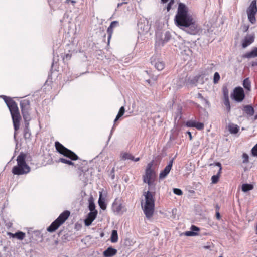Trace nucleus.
Wrapping results in <instances>:
<instances>
[{"label":"nucleus","mask_w":257,"mask_h":257,"mask_svg":"<svg viewBox=\"0 0 257 257\" xmlns=\"http://www.w3.org/2000/svg\"><path fill=\"white\" fill-rule=\"evenodd\" d=\"M175 21L178 27L191 35H196L201 30L195 19L189 13L188 7L182 3L178 5Z\"/></svg>","instance_id":"obj_1"},{"label":"nucleus","mask_w":257,"mask_h":257,"mask_svg":"<svg viewBox=\"0 0 257 257\" xmlns=\"http://www.w3.org/2000/svg\"><path fill=\"white\" fill-rule=\"evenodd\" d=\"M155 190V188H151V190H149L147 192H144V195L145 198V204L143 208V211L146 216L148 218H150L153 215L155 208V192L152 191Z\"/></svg>","instance_id":"obj_2"},{"label":"nucleus","mask_w":257,"mask_h":257,"mask_svg":"<svg viewBox=\"0 0 257 257\" xmlns=\"http://www.w3.org/2000/svg\"><path fill=\"white\" fill-rule=\"evenodd\" d=\"M26 155L21 153L17 158V165L12 169V173L14 175H20L27 174L31 171V168L26 162Z\"/></svg>","instance_id":"obj_3"},{"label":"nucleus","mask_w":257,"mask_h":257,"mask_svg":"<svg viewBox=\"0 0 257 257\" xmlns=\"http://www.w3.org/2000/svg\"><path fill=\"white\" fill-rule=\"evenodd\" d=\"M5 101L11 112L14 130L17 131L19 128L21 120V116L17 103L11 99H6Z\"/></svg>","instance_id":"obj_4"},{"label":"nucleus","mask_w":257,"mask_h":257,"mask_svg":"<svg viewBox=\"0 0 257 257\" xmlns=\"http://www.w3.org/2000/svg\"><path fill=\"white\" fill-rule=\"evenodd\" d=\"M70 215L69 211H65L47 228L49 232H53L57 230L67 219Z\"/></svg>","instance_id":"obj_5"},{"label":"nucleus","mask_w":257,"mask_h":257,"mask_svg":"<svg viewBox=\"0 0 257 257\" xmlns=\"http://www.w3.org/2000/svg\"><path fill=\"white\" fill-rule=\"evenodd\" d=\"M55 146L57 152L61 154L70 159L71 160L75 161L78 159V156L74 152L65 147L59 142H56Z\"/></svg>","instance_id":"obj_6"},{"label":"nucleus","mask_w":257,"mask_h":257,"mask_svg":"<svg viewBox=\"0 0 257 257\" xmlns=\"http://www.w3.org/2000/svg\"><path fill=\"white\" fill-rule=\"evenodd\" d=\"M153 165V161L148 163L146 169L145 175L143 176V181L147 183L149 186V190H151V188H154L153 175L154 171L152 169Z\"/></svg>","instance_id":"obj_7"},{"label":"nucleus","mask_w":257,"mask_h":257,"mask_svg":"<svg viewBox=\"0 0 257 257\" xmlns=\"http://www.w3.org/2000/svg\"><path fill=\"white\" fill-rule=\"evenodd\" d=\"M249 21L252 24L256 23L255 15L257 13L256 1L253 0L246 10Z\"/></svg>","instance_id":"obj_8"},{"label":"nucleus","mask_w":257,"mask_h":257,"mask_svg":"<svg viewBox=\"0 0 257 257\" xmlns=\"http://www.w3.org/2000/svg\"><path fill=\"white\" fill-rule=\"evenodd\" d=\"M30 102L28 100H24L21 102L20 105L21 111L25 121H29L31 119L28 110Z\"/></svg>","instance_id":"obj_9"},{"label":"nucleus","mask_w":257,"mask_h":257,"mask_svg":"<svg viewBox=\"0 0 257 257\" xmlns=\"http://www.w3.org/2000/svg\"><path fill=\"white\" fill-rule=\"evenodd\" d=\"M231 97L237 102H241L245 97L244 92L242 88L236 87L233 91Z\"/></svg>","instance_id":"obj_10"},{"label":"nucleus","mask_w":257,"mask_h":257,"mask_svg":"<svg viewBox=\"0 0 257 257\" xmlns=\"http://www.w3.org/2000/svg\"><path fill=\"white\" fill-rule=\"evenodd\" d=\"M171 35L169 31H167L164 33V37L163 39H159L157 36L156 41V46H163L165 43L168 42L171 39Z\"/></svg>","instance_id":"obj_11"},{"label":"nucleus","mask_w":257,"mask_h":257,"mask_svg":"<svg viewBox=\"0 0 257 257\" xmlns=\"http://www.w3.org/2000/svg\"><path fill=\"white\" fill-rule=\"evenodd\" d=\"M254 39L255 34L254 33L247 34L242 40V47L245 48L247 47L248 46L250 45L251 43H252L254 42Z\"/></svg>","instance_id":"obj_12"},{"label":"nucleus","mask_w":257,"mask_h":257,"mask_svg":"<svg viewBox=\"0 0 257 257\" xmlns=\"http://www.w3.org/2000/svg\"><path fill=\"white\" fill-rule=\"evenodd\" d=\"M174 159H172L169 162L168 164L166 166L164 169L160 173V179L165 178L170 172L173 165Z\"/></svg>","instance_id":"obj_13"},{"label":"nucleus","mask_w":257,"mask_h":257,"mask_svg":"<svg viewBox=\"0 0 257 257\" xmlns=\"http://www.w3.org/2000/svg\"><path fill=\"white\" fill-rule=\"evenodd\" d=\"M174 159H172L169 162L168 164L166 166L164 169L160 173V179L165 178L170 172L173 165Z\"/></svg>","instance_id":"obj_14"},{"label":"nucleus","mask_w":257,"mask_h":257,"mask_svg":"<svg viewBox=\"0 0 257 257\" xmlns=\"http://www.w3.org/2000/svg\"><path fill=\"white\" fill-rule=\"evenodd\" d=\"M174 159H172L169 162L168 164L166 166L164 169L160 173V179L165 178L170 172L173 165Z\"/></svg>","instance_id":"obj_15"},{"label":"nucleus","mask_w":257,"mask_h":257,"mask_svg":"<svg viewBox=\"0 0 257 257\" xmlns=\"http://www.w3.org/2000/svg\"><path fill=\"white\" fill-rule=\"evenodd\" d=\"M174 159H172L169 162L168 164L166 166L164 169L160 173V179L165 178L170 172L173 165Z\"/></svg>","instance_id":"obj_16"},{"label":"nucleus","mask_w":257,"mask_h":257,"mask_svg":"<svg viewBox=\"0 0 257 257\" xmlns=\"http://www.w3.org/2000/svg\"><path fill=\"white\" fill-rule=\"evenodd\" d=\"M174 159H172L169 162L168 164L166 166L164 169L160 173V179L165 178L170 172L173 165Z\"/></svg>","instance_id":"obj_17"},{"label":"nucleus","mask_w":257,"mask_h":257,"mask_svg":"<svg viewBox=\"0 0 257 257\" xmlns=\"http://www.w3.org/2000/svg\"><path fill=\"white\" fill-rule=\"evenodd\" d=\"M119 25V23L117 21H113L111 23L110 26L108 27L107 32L108 34V44H109L110 40L111 38L113 33V29Z\"/></svg>","instance_id":"obj_18"},{"label":"nucleus","mask_w":257,"mask_h":257,"mask_svg":"<svg viewBox=\"0 0 257 257\" xmlns=\"http://www.w3.org/2000/svg\"><path fill=\"white\" fill-rule=\"evenodd\" d=\"M117 250L112 247H109L103 253L104 257H112L116 254Z\"/></svg>","instance_id":"obj_19"},{"label":"nucleus","mask_w":257,"mask_h":257,"mask_svg":"<svg viewBox=\"0 0 257 257\" xmlns=\"http://www.w3.org/2000/svg\"><path fill=\"white\" fill-rule=\"evenodd\" d=\"M138 29H139V33L144 34L147 33L150 27L148 24H145L142 22L139 23L138 24Z\"/></svg>","instance_id":"obj_20"},{"label":"nucleus","mask_w":257,"mask_h":257,"mask_svg":"<svg viewBox=\"0 0 257 257\" xmlns=\"http://www.w3.org/2000/svg\"><path fill=\"white\" fill-rule=\"evenodd\" d=\"M215 165L219 167V171L216 175H213L211 177L212 183L213 184L216 183L218 181L219 178L220 177V173L221 172L222 167L220 163L218 162L215 164Z\"/></svg>","instance_id":"obj_21"},{"label":"nucleus","mask_w":257,"mask_h":257,"mask_svg":"<svg viewBox=\"0 0 257 257\" xmlns=\"http://www.w3.org/2000/svg\"><path fill=\"white\" fill-rule=\"evenodd\" d=\"M151 64L153 65L157 70L160 71L164 69V63L163 61L157 60V61H151Z\"/></svg>","instance_id":"obj_22"},{"label":"nucleus","mask_w":257,"mask_h":257,"mask_svg":"<svg viewBox=\"0 0 257 257\" xmlns=\"http://www.w3.org/2000/svg\"><path fill=\"white\" fill-rule=\"evenodd\" d=\"M58 161L60 162L61 163H64V164L69 165L75 166V167H77L79 170L83 171L81 167H80V166H78V165H75V164L71 160H67L65 158H61L59 159Z\"/></svg>","instance_id":"obj_23"},{"label":"nucleus","mask_w":257,"mask_h":257,"mask_svg":"<svg viewBox=\"0 0 257 257\" xmlns=\"http://www.w3.org/2000/svg\"><path fill=\"white\" fill-rule=\"evenodd\" d=\"M242 110L249 116H252L254 112L253 108L249 105L244 106Z\"/></svg>","instance_id":"obj_24"},{"label":"nucleus","mask_w":257,"mask_h":257,"mask_svg":"<svg viewBox=\"0 0 257 257\" xmlns=\"http://www.w3.org/2000/svg\"><path fill=\"white\" fill-rule=\"evenodd\" d=\"M243 57L247 58L257 57V47L254 48L250 52L245 54Z\"/></svg>","instance_id":"obj_25"},{"label":"nucleus","mask_w":257,"mask_h":257,"mask_svg":"<svg viewBox=\"0 0 257 257\" xmlns=\"http://www.w3.org/2000/svg\"><path fill=\"white\" fill-rule=\"evenodd\" d=\"M98 204L100 206V207L102 210H105L106 208V205L105 203V198L102 197V194L101 192H100L99 194V197L98 199Z\"/></svg>","instance_id":"obj_26"},{"label":"nucleus","mask_w":257,"mask_h":257,"mask_svg":"<svg viewBox=\"0 0 257 257\" xmlns=\"http://www.w3.org/2000/svg\"><path fill=\"white\" fill-rule=\"evenodd\" d=\"M228 130L231 134H235L239 131V127L235 124L230 123L228 126Z\"/></svg>","instance_id":"obj_27"},{"label":"nucleus","mask_w":257,"mask_h":257,"mask_svg":"<svg viewBox=\"0 0 257 257\" xmlns=\"http://www.w3.org/2000/svg\"><path fill=\"white\" fill-rule=\"evenodd\" d=\"M110 240L112 243H115L118 241V234L117 231L115 230L112 231V233L110 237Z\"/></svg>","instance_id":"obj_28"},{"label":"nucleus","mask_w":257,"mask_h":257,"mask_svg":"<svg viewBox=\"0 0 257 257\" xmlns=\"http://www.w3.org/2000/svg\"><path fill=\"white\" fill-rule=\"evenodd\" d=\"M251 83L248 78H245L243 83V87L248 91L250 90Z\"/></svg>","instance_id":"obj_29"},{"label":"nucleus","mask_w":257,"mask_h":257,"mask_svg":"<svg viewBox=\"0 0 257 257\" xmlns=\"http://www.w3.org/2000/svg\"><path fill=\"white\" fill-rule=\"evenodd\" d=\"M253 187L251 184H243L242 185V191L246 192L253 189Z\"/></svg>","instance_id":"obj_30"},{"label":"nucleus","mask_w":257,"mask_h":257,"mask_svg":"<svg viewBox=\"0 0 257 257\" xmlns=\"http://www.w3.org/2000/svg\"><path fill=\"white\" fill-rule=\"evenodd\" d=\"M113 207L114 208V211L117 213H119L121 212L122 208L121 204H118L116 202L113 203Z\"/></svg>","instance_id":"obj_31"},{"label":"nucleus","mask_w":257,"mask_h":257,"mask_svg":"<svg viewBox=\"0 0 257 257\" xmlns=\"http://www.w3.org/2000/svg\"><path fill=\"white\" fill-rule=\"evenodd\" d=\"M125 112V108L124 106L121 107L120 108L119 112L114 120V122H115L117 120H118L121 116H122Z\"/></svg>","instance_id":"obj_32"},{"label":"nucleus","mask_w":257,"mask_h":257,"mask_svg":"<svg viewBox=\"0 0 257 257\" xmlns=\"http://www.w3.org/2000/svg\"><path fill=\"white\" fill-rule=\"evenodd\" d=\"M97 214V211L94 210V211H90L88 214L87 218L91 220V221H93V220L96 217Z\"/></svg>","instance_id":"obj_33"},{"label":"nucleus","mask_w":257,"mask_h":257,"mask_svg":"<svg viewBox=\"0 0 257 257\" xmlns=\"http://www.w3.org/2000/svg\"><path fill=\"white\" fill-rule=\"evenodd\" d=\"M95 208V204L94 203L92 197H91L89 199V209L90 210V211H94V210H96Z\"/></svg>","instance_id":"obj_34"},{"label":"nucleus","mask_w":257,"mask_h":257,"mask_svg":"<svg viewBox=\"0 0 257 257\" xmlns=\"http://www.w3.org/2000/svg\"><path fill=\"white\" fill-rule=\"evenodd\" d=\"M15 238L21 240L25 238V233L21 231H19L15 233Z\"/></svg>","instance_id":"obj_35"},{"label":"nucleus","mask_w":257,"mask_h":257,"mask_svg":"<svg viewBox=\"0 0 257 257\" xmlns=\"http://www.w3.org/2000/svg\"><path fill=\"white\" fill-rule=\"evenodd\" d=\"M224 104L226 107L227 111L229 112L230 110V104L229 98H224Z\"/></svg>","instance_id":"obj_36"},{"label":"nucleus","mask_w":257,"mask_h":257,"mask_svg":"<svg viewBox=\"0 0 257 257\" xmlns=\"http://www.w3.org/2000/svg\"><path fill=\"white\" fill-rule=\"evenodd\" d=\"M242 163L246 164L249 162V156L246 153H243L242 156Z\"/></svg>","instance_id":"obj_37"},{"label":"nucleus","mask_w":257,"mask_h":257,"mask_svg":"<svg viewBox=\"0 0 257 257\" xmlns=\"http://www.w3.org/2000/svg\"><path fill=\"white\" fill-rule=\"evenodd\" d=\"M122 158L125 160L127 159L133 160L134 159V157L131 154L125 153L123 154Z\"/></svg>","instance_id":"obj_38"},{"label":"nucleus","mask_w":257,"mask_h":257,"mask_svg":"<svg viewBox=\"0 0 257 257\" xmlns=\"http://www.w3.org/2000/svg\"><path fill=\"white\" fill-rule=\"evenodd\" d=\"M24 137L25 139H30L31 137V133L30 132L29 128H25L24 129Z\"/></svg>","instance_id":"obj_39"},{"label":"nucleus","mask_w":257,"mask_h":257,"mask_svg":"<svg viewBox=\"0 0 257 257\" xmlns=\"http://www.w3.org/2000/svg\"><path fill=\"white\" fill-rule=\"evenodd\" d=\"M220 79V75L218 72H215L214 74L213 82L215 84L218 82Z\"/></svg>","instance_id":"obj_40"},{"label":"nucleus","mask_w":257,"mask_h":257,"mask_svg":"<svg viewBox=\"0 0 257 257\" xmlns=\"http://www.w3.org/2000/svg\"><path fill=\"white\" fill-rule=\"evenodd\" d=\"M195 127L198 130H201L204 128V124L201 122H196Z\"/></svg>","instance_id":"obj_41"},{"label":"nucleus","mask_w":257,"mask_h":257,"mask_svg":"<svg viewBox=\"0 0 257 257\" xmlns=\"http://www.w3.org/2000/svg\"><path fill=\"white\" fill-rule=\"evenodd\" d=\"M173 192L177 195H181L183 194L182 190L178 188L173 189Z\"/></svg>","instance_id":"obj_42"},{"label":"nucleus","mask_w":257,"mask_h":257,"mask_svg":"<svg viewBox=\"0 0 257 257\" xmlns=\"http://www.w3.org/2000/svg\"><path fill=\"white\" fill-rule=\"evenodd\" d=\"M251 153L253 156H257V144L252 148Z\"/></svg>","instance_id":"obj_43"},{"label":"nucleus","mask_w":257,"mask_h":257,"mask_svg":"<svg viewBox=\"0 0 257 257\" xmlns=\"http://www.w3.org/2000/svg\"><path fill=\"white\" fill-rule=\"evenodd\" d=\"M196 122H195L194 121H189L187 122L186 125H187V126H188L189 127H195Z\"/></svg>","instance_id":"obj_44"},{"label":"nucleus","mask_w":257,"mask_h":257,"mask_svg":"<svg viewBox=\"0 0 257 257\" xmlns=\"http://www.w3.org/2000/svg\"><path fill=\"white\" fill-rule=\"evenodd\" d=\"M196 234L194 231H186L185 232V235L187 236H194Z\"/></svg>","instance_id":"obj_45"},{"label":"nucleus","mask_w":257,"mask_h":257,"mask_svg":"<svg viewBox=\"0 0 257 257\" xmlns=\"http://www.w3.org/2000/svg\"><path fill=\"white\" fill-rule=\"evenodd\" d=\"M174 0H171L169 2V3L168 4L167 8H166L168 12L170 11V10L171 8V6L174 4Z\"/></svg>","instance_id":"obj_46"},{"label":"nucleus","mask_w":257,"mask_h":257,"mask_svg":"<svg viewBox=\"0 0 257 257\" xmlns=\"http://www.w3.org/2000/svg\"><path fill=\"white\" fill-rule=\"evenodd\" d=\"M223 96L224 98H229L228 91L226 88L223 89Z\"/></svg>","instance_id":"obj_47"},{"label":"nucleus","mask_w":257,"mask_h":257,"mask_svg":"<svg viewBox=\"0 0 257 257\" xmlns=\"http://www.w3.org/2000/svg\"><path fill=\"white\" fill-rule=\"evenodd\" d=\"M92 222L93 221H91V220L89 219V218L87 217V218L85 220V224L86 226H89L91 225Z\"/></svg>","instance_id":"obj_48"},{"label":"nucleus","mask_w":257,"mask_h":257,"mask_svg":"<svg viewBox=\"0 0 257 257\" xmlns=\"http://www.w3.org/2000/svg\"><path fill=\"white\" fill-rule=\"evenodd\" d=\"M71 57V54H66L63 57V60H69Z\"/></svg>","instance_id":"obj_49"},{"label":"nucleus","mask_w":257,"mask_h":257,"mask_svg":"<svg viewBox=\"0 0 257 257\" xmlns=\"http://www.w3.org/2000/svg\"><path fill=\"white\" fill-rule=\"evenodd\" d=\"M242 31L244 32H245L248 31V30L249 29V26L248 25H244L243 26H242Z\"/></svg>","instance_id":"obj_50"},{"label":"nucleus","mask_w":257,"mask_h":257,"mask_svg":"<svg viewBox=\"0 0 257 257\" xmlns=\"http://www.w3.org/2000/svg\"><path fill=\"white\" fill-rule=\"evenodd\" d=\"M198 98H200L202 100H204L206 102V103H208V101L207 100H206L205 98H204V97H203L202 94L200 93L198 94Z\"/></svg>","instance_id":"obj_51"},{"label":"nucleus","mask_w":257,"mask_h":257,"mask_svg":"<svg viewBox=\"0 0 257 257\" xmlns=\"http://www.w3.org/2000/svg\"><path fill=\"white\" fill-rule=\"evenodd\" d=\"M191 229L193 230V231H198L199 230L197 227L194 226V225L192 226Z\"/></svg>","instance_id":"obj_52"},{"label":"nucleus","mask_w":257,"mask_h":257,"mask_svg":"<svg viewBox=\"0 0 257 257\" xmlns=\"http://www.w3.org/2000/svg\"><path fill=\"white\" fill-rule=\"evenodd\" d=\"M216 216L217 219H219L220 218V215L219 212H217L216 213Z\"/></svg>","instance_id":"obj_53"},{"label":"nucleus","mask_w":257,"mask_h":257,"mask_svg":"<svg viewBox=\"0 0 257 257\" xmlns=\"http://www.w3.org/2000/svg\"><path fill=\"white\" fill-rule=\"evenodd\" d=\"M25 128H29V121H25Z\"/></svg>","instance_id":"obj_54"},{"label":"nucleus","mask_w":257,"mask_h":257,"mask_svg":"<svg viewBox=\"0 0 257 257\" xmlns=\"http://www.w3.org/2000/svg\"><path fill=\"white\" fill-rule=\"evenodd\" d=\"M187 134L189 135V138H190V139L191 140L192 139V135H191V132H187Z\"/></svg>","instance_id":"obj_55"},{"label":"nucleus","mask_w":257,"mask_h":257,"mask_svg":"<svg viewBox=\"0 0 257 257\" xmlns=\"http://www.w3.org/2000/svg\"><path fill=\"white\" fill-rule=\"evenodd\" d=\"M139 160H140V158H139V157L136 158L134 157V159L133 160V161H134L135 162H137Z\"/></svg>","instance_id":"obj_56"},{"label":"nucleus","mask_w":257,"mask_h":257,"mask_svg":"<svg viewBox=\"0 0 257 257\" xmlns=\"http://www.w3.org/2000/svg\"><path fill=\"white\" fill-rule=\"evenodd\" d=\"M69 2H71V3H76V2H75V1H73V0H66V2H67V3H68Z\"/></svg>","instance_id":"obj_57"},{"label":"nucleus","mask_w":257,"mask_h":257,"mask_svg":"<svg viewBox=\"0 0 257 257\" xmlns=\"http://www.w3.org/2000/svg\"><path fill=\"white\" fill-rule=\"evenodd\" d=\"M10 235L12 237H14V238H15V233L13 234V233H9Z\"/></svg>","instance_id":"obj_58"},{"label":"nucleus","mask_w":257,"mask_h":257,"mask_svg":"<svg viewBox=\"0 0 257 257\" xmlns=\"http://www.w3.org/2000/svg\"><path fill=\"white\" fill-rule=\"evenodd\" d=\"M171 0H170V1ZM161 1L163 3H166L167 2H168V1H169V0H161Z\"/></svg>","instance_id":"obj_59"},{"label":"nucleus","mask_w":257,"mask_h":257,"mask_svg":"<svg viewBox=\"0 0 257 257\" xmlns=\"http://www.w3.org/2000/svg\"><path fill=\"white\" fill-rule=\"evenodd\" d=\"M255 65H257V63L256 62H253L252 64V66H255Z\"/></svg>","instance_id":"obj_60"},{"label":"nucleus","mask_w":257,"mask_h":257,"mask_svg":"<svg viewBox=\"0 0 257 257\" xmlns=\"http://www.w3.org/2000/svg\"><path fill=\"white\" fill-rule=\"evenodd\" d=\"M255 118L257 119V114L255 115Z\"/></svg>","instance_id":"obj_61"}]
</instances>
